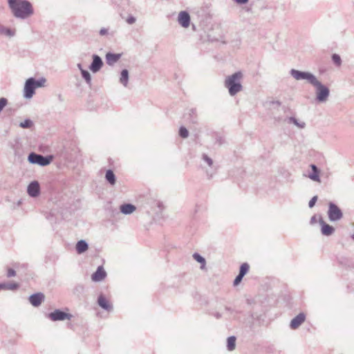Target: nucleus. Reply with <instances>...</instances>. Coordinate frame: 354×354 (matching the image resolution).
<instances>
[{
	"instance_id": "1",
	"label": "nucleus",
	"mask_w": 354,
	"mask_h": 354,
	"mask_svg": "<svg viewBox=\"0 0 354 354\" xmlns=\"http://www.w3.org/2000/svg\"><path fill=\"white\" fill-rule=\"evenodd\" d=\"M8 4L12 14L17 19H26L34 14L33 6L28 0H8Z\"/></svg>"
},
{
	"instance_id": "28",
	"label": "nucleus",
	"mask_w": 354,
	"mask_h": 354,
	"mask_svg": "<svg viewBox=\"0 0 354 354\" xmlns=\"http://www.w3.org/2000/svg\"><path fill=\"white\" fill-rule=\"evenodd\" d=\"M33 125V122L30 119H26L24 122L19 123V127L23 129H30Z\"/></svg>"
},
{
	"instance_id": "33",
	"label": "nucleus",
	"mask_w": 354,
	"mask_h": 354,
	"mask_svg": "<svg viewBox=\"0 0 354 354\" xmlns=\"http://www.w3.org/2000/svg\"><path fill=\"white\" fill-rule=\"evenodd\" d=\"M332 60L334 62L335 64L339 66L342 64V59L339 55L337 54H333L332 55Z\"/></svg>"
},
{
	"instance_id": "21",
	"label": "nucleus",
	"mask_w": 354,
	"mask_h": 354,
	"mask_svg": "<svg viewBox=\"0 0 354 354\" xmlns=\"http://www.w3.org/2000/svg\"><path fill=\"white\" fill-rule=\"evenodd\" d=\"M120 82L124 86H127L129 82V71L127 69H124L121 71Z\"/></svg>"
},
{
	"instance_id": "27",
	"label": "nucleus",
	"mask_w": 354,
	"mask_h": 354,
	"mask_svg": "<svg viewBox=\"0 0 354 354\" xmlns=\"http://www.w3.org/2000/svg\"><path fill=\"white\" fill-rule=\"evenodd\" d=\"M193 258L198 261V263H201V268L203 269L205 266V259L202 256H201L198 253H194L193 254Z\"/></svg>"
},
{
	"instance_id": "32",
	"label": "nucleus",
	"mask_w": 354,
	"mask_h": 354,
	"mask_svg": "<svg viewBox=\"0 0 354 354\" xmlns=\"http://www.w3.org/2000/svg\"><path fill=\"white\" fill-rule=\"evenodd\" d=\"M179 135L183 138H187L189 136V132L185 127H181L179 129Z\"/></svg>"
},
{
	"instance_id": "10",
	"label": "nucleus",
	"mask_w": 354,
	"mask_h": 354,
	"mask_svg": "<svg viewBox=\"0 0 354 354\" xmlns=\"http://www.w3.org/2000/svg\"><path fill=\"white\" fill-rule=\"evenodd\" d=\"M178 24L183 28H187L190 24V16L186 11H181L178 17Z\"/></svg>"
},
{
	"instance_id": "45",
	"label": "nucleus",
	"mask_w": 354,
	"mask_h": 354,
	"mask_svg": "<svg viewBox=\"0 0 354 354\" xmlns=\"http://www.w3.org/2000/svg\"><path fill=\"white\" fill-rule=\"evenodd\" d=\"M214 316H215L217 319H218V318H220V317H221V315L219 313H215Z\"/></svg>"
},
{
	"instance_id": "5",
	"label": "nucleus",
	"mask_w": 354,
	"mask_h": 354,
	"mask_svg": "<svg viewBox=\"0 0 354 354\" xmlns=\"http://www.w3.org/2000/svg\"><path fill=\"white\" fill-rule=\"evenodd\" d=\"M290 74L296 80H306L310 84H312L317 78L315 75L310 72L300 71L296 69H291Z\"/></svg>"
},
{
	"instance_id": "43",
	"label": "nucleus",
	"mask_w": 354,
	"mask_h": 354,
	"mask_svg": "<svg viewBox=\"0 0 354 354\" xmlns=\"http://www.w3.org/2000/svg\"><path fill=\"white\" fill-rule=\"evenodd\" d=\"M234 1L239 4H245L248 1V0H234Z\"/></svg>"
},
{
	"instance_id": "11",
	"label": "nucleus",
	"mask_w": 354,
	"mask_h": 354,
	"mask_svg": "<svg viewBox=\"0 0 354 354\" xmlns=\"http://www.w3.org/2000/svg\"><path fill=\"white\" fill-rule=\"evenodd\" d=\"M28 195L31 197H37L40 193L39 184L37 181L31 182L27 189Z\"/></svg>"
},
{
	"instance_id": "8",
	"label": "nucleus",
	"mask_w": 354,
	"mask_h": 354,
	"mask_svg": "<svg viewBox=\"0 0 354 354\" xmlns=\"http://www.w3.org/2000/svg\"><path fill=\"white\" fill-rule=\"evenodd\" d=\"M35 86L33 84L32 77H30L26 81L24 88V97L27 99L31 98L35 94Z\"/></svg>"
},
{
	"instance_id": "38",
	"label": "nucleus",
	"mask_w": 354,
	"mask_h": 354,
	"mask_svg": "<svg viewBox=\"0 0 354 354\" xmlns=\"http://www.w3.org/2000/svg\"><path fill=\"white\" fill-rule=\"evenodd\" d=\"M16 275V272L14 269L12 268H9L8 269V271H7V277H15Z\"/></svg>"
},
{
	"instance_id": "22",
	"label": "nucleus",
	"mask_w": 354,
	"mask_h": 354,
	"mask_svg": "<svg viewBox=\"0 0 354 354\" xmlns=\"http://www.w3.org/2000/svg\"><path fill=\"white\" fill-rule=\"evenodd\" d=\"M105 178L111 185H114L115 184V176L112 170L109 169L106 171Z\"/></svg>"
},
{
	"instance_id": "29",
	"label": "nucleus",
	"mask_w": 354,
	"mask_h": 354,
	"mask_svg": "<svg viewBox=\"0 0 354 354\" xmlns=\"http://www.w3.org/2000/svg\"><path fill=\"white\" fill-rule=\"evenodd\" d=\"M81 74L86 82L90 85L91 84V77L89 72L86 70H82Z\"/></svg>"
},
{
	"instance_id": "34",
	"label": "nucleus",
	"mask_w": 354,
	"mask_h": 354,
	"mask_svg": "<svg viewBox=\"0 0 354 354\" xmlns=\"http://www.w3.org/2000/svg\"><path fill=\"white\" fill-rule=\"evenodd\" d=\"M202 159L207 164L209 167H212L213 165L212 159L209 157L207 154L203 153L202 155Z\"/></svg>"
},
{
	"instance_id": "31",
	"label": "nucleus",
	"mask_w": 354,
	"mask_h": 354,
	"mask_svg": "<svg viewBox=\"0 0 354 354\" xmlns=\"http://www.w3.org/2000/svg\"><path fill=\"white\" fill-rule=\"evenodd\" d=\"M249 268L250 266L247 263H243L240 267L239 274L244 277V275L248 272Z\"/></svg>"
},
{
	"instance_id": "16",
	"label": "nucleus",
	"mask_w": 354,
	"mask_h": 354,
	"mask_svg": "<svg viewBox=\"0 0 354 354\" xmlns=\"http://www.w3.org/2000/svg\"><path fill=\"white\" fill-rule=\"evenodd\" d=\"M97 304L101 308L106 310V311H111L113 309L112 305L109 303V301L102 295H100L98 297Z\"/></svg>"
},
{
	"instance_id": "42",
	"label": "nucleus",
	"mask_w": 354,
	"mask_h": 354,
	"mask_svg": "<svg viewBox=\"0 0 354 354\" xmlns=\"http://www.w3.org/2000/svg\"><path fill=\"white\" fill-rule=\"evenodd\" d=\"M310 223L312 225L317 223V216L315 215L311 217Z\"/></svg>"
},
{
	"instance_id": "24",
	"label": "nucleus",
	"mask_w": 354,
	"mask_h": 354,
	"mask_svg": "<svg viewBox=\"0 0 354 354\" xmlns=\"http://www.w3.org/2000/svg\"><path fill=\"white\" fill-rule=\"evenodd\" d=\"M15 34V31L14 30H11L2 25H0V35H4L8 37H13Z\"/></svg>"
},
{
	"instance_id": "13",
	"label": "nucleus",
	"mask_w": 354,
	"mask_h": 354,
	"mask_svg": "<svg viewBox=\"0 0 354 354\" xmlns=\"http://www.w3.org/2000/svg\"><path fill=\"white\" fill-rule=\"evenodd\" d=\"M319 223L322 227L321 232L323 235L330 236L335 232V228L333 226L326 223L322 217L319 218Z\"/></svg>"
},
{
	"instance_id": "44",
	"label": "nucleus",
	"mask_w": 354,
	"mask_h": 354,
	"mask_svg": "<svg viewBox=\"0 0 354 354\" xmlns=\"http://www.w3.org/2000/svg\"><path fill=\"white\" fill-rule=\"evenodd\" d=\"M77 66L80 70L81 72H82V70H84L81 64H77Z\"/></svg>"
},
{
	"instance_id": "36",
	"label": "nucleus",
	"mask_w": 354,
	"mask_h": 354,
	"mask_svg": "<svg viewBox=\"0 0 354 354\" xmlns=\"http://www.w3.org/2000/svg\"><path fill=\"white\" fill-rule=\"evenodd\" d=\"M189 115L192 118V122H195L196 119V111L194 109H192L189 110Z\"/></svg>"
},
{
	"instance_id": "35",
	"label": "nucleus",
	"mask_w": 354,
	"mask_h": 354,
	"mask_svg": "<svg viewBox=\"0 0 354 354\" xmlns=\"http://www.w3.org/2000/svg\"><path fill=\"white\" fill-rule=\"evenodd\" d=\"M8 104V100L5 97L0 98V113L6 107Z\"/></svg>"
},
{
	"instance_id": "37",
	"label": "nucleus",
	"mask_w": 354,
	"mask_h": 354,
	"mask_svg": "<svg viewBox=\"0 0 354 354\" xmlns=\"http://www.w3.org/2000/svg\"><path fill=\"white\" fill-rule=\"evenodd\" d=\"M317 200V196H313L309 201L308 203V206L310 208H312L314 207V205H315V203Z\"/></svg>"
},
{
	"instance_id": "47",
	"label": "nucleus",
	"mask_w": 354,
	"mask_h": 354,
	"mask_svg": "<svg viewBox=\"0 0 354 354\" xmlns=\"http://www.w3.org/2000/svg\"><path fill=\"white\" fill-rule=\"evenodd\" d=\"M351 238L354 240V234L351 235Z\"/></svg>"
},
{
	"instance_id": "2",
	"label": "nucleus",
	"mask_w": 354,
	"mask_h": 354,
	"mask_svg": "<svg viewBox=\"0 0 354 354\" xmlns=\"http://www.w3.org/2000/svg\"><path fill=\"white\" fill-rule=\"evenodd\" d=\"M243 74L241 72L238 71L234 74L227 76L224 82V86L228 89L229 94L231 96H234L238 93L242 91L243 86L241 84V79Z\"/></svg>"
},
{
	"instance_id": "20",
	"label": "nucleus",
	"mask_w": 354,
	"mask_h": 354,
	"mask_svg": "<svg viewBox=\"0 0 354 354\" xmlns=\"http://www.w3.org/2000/svg\"><path fill=\"white\" fill-rule=\"evenodd\" d=\"M88 243L84 240L79 241L76 244V251L78 254H82L88 250Z\"/></svg>"
},
{
	"instance_id": "25",
	"label": "nucleus",
	"mask_w": 354,
	"mask_h": 354,
	"mask_svg": "<svg viewBox=\"0 0 354 354\" xmlns=\"http://www.w3.org/2000/svg\"><path fill=\"white\" fill-rule=\"evenodd\" d=\"M227 350L232 351L234 350L236 346V337L234 336H230L227 339Z\"/></svg>"
},
{
	"instance_id": "26",
	"label": "nucleus",
	"mask_w": 354,
	"mask_h": 354,
	"mask_svg": "<svg viewBox=\"0 0 354 354\" xmlns=\"http://www.w3.org/2000/svg\"><path fill=\"white\" fill-rule=\"evenodd\" d=\"M19 285L17 283H0V290L2 289L14 290L17 289Z\"/></svg>"
},
{
	"instance_id": "3",
	"label": "nucleus",
	"mask_w": 354,
	"mask_h": 354,
	"mask_svg": "<svg viewBox=\"0 0 354 354\" xmlns=\"http://www.w3.org/2000/svg\"><path fill=\"white\" fill-rule=\"evenodd\" d=\"M312 85L316 89V100L320 103L326 102L330 95L329 88L318 80L317 78H316Z\"/></svg>"
},
{
	"instance_id": "40",
	"label": "nucleus",
	"mask_w": 354,
	"mask_h": 354,
	"mask_svg": "<svg viewBox=\"0 0 354 354\" xmlns=\"http://www.w3.org/2000/svg\"><path fill=\"white\" fill-rule=\"evenodd\" d=\"M127 22L129 24H133L136 22V18L133 16H129L127 17Z\"/></svg>"
},
{
	"instance_id": "6",
	"label": "nucleus",
	"mask_w": 354,
	"mask_h": 354,
	"mask_svg": "<svg viewBox=\"0 0 354 354\" xmlns=\"http://www.w3.org/2000/svg\"><path fill=\"white\" fill-rule=\"evenodd\" d=\"M328 216L331 222L339 221L343 217L342 210L333 203H329L328 209Z\"/></svg>"
},
{
	"instance_id": "18",
	"label": "nucleus",
	"mask_w": 354,
	"mask_h": 354,
	"mask_svg": "<svg viewBox=\"0 0 354 354\" xmlns=\"http://www.w3.org/2000/svg\"><path fill=\"white\" fill-rule=\"evenodd\" d=\"M121 57V54L108 53L106 55V62L109 66L115 64Z\"/></svg>"
},
{
	"instance_id": "17",
	"label": "nucleus",
	"mask_w": 354,
	"mask_h": 354,
	"mask_svg": "<svg viewBox=\"0 0 354 354\" xmlns=\"http://www.w3.org/2000/svg\"><path fill=\"white\" fill-rule=\"evenodd\" d=\"M44 299V295L42 293L33 294L29 297V301L33 306H39Z\"/></svg>"
},
{
	"instance_id": "14",
	"label": "nucleus",
	"mask_w": 354,
	"mask_h": 354,
	"mask_svg": "<svg viewBox=\"0 0 354 354\" xmlns=\"http://www.w3.org/2000/svg\"><path fill=\"white\" fill-rule=\"evenodd\" d=\"M106 276V272L102 266H99L97 270L91 275L93 281L99 282L104 279Z\"/></svg>"
},
{
	"instance_id": "12",
	"label": "nucleus",
	"mask_w": 354,
	"mask_h": 354,
	"mask_svg": "<svg viewBox=\"0 0 354 354\" xmlns=\"http://www.w3.org/2000/svg\"><path fill=\"white\" fill-rule=\"evenodd\" d=\"M103 65L102 59L97 55H93V62L89 66L90 70L93 73L98 72Z\"/></svg>"
},
{
	"instance_id": "7",
	"label": "nucleus",
	"mask_w": 354,
	"mask_h": 354,
	"mask_svg": "<svg viewBox=\"0 0 354 354\" xmlns=\"http://www.w3.org/2000/svg\"><path fill=\"white\" fill-rule=\"evenodd\" d=\"M72 317L71 314L66 313L59 309L55 310L53 312L48 315V317L53 322L64 321L66 319L70 320Z\"/></svg>"
},
{
	"instance_id": "23",
	"label": "nucleus",
	"mask_w": 354,
	"mask_h": 354,
	"mask_svg": "<svg viewBox=\"0 0 354 354\" xmlns=\"http://www.w3.org/2000/svg\"><path fill=\"white\" fill-rule=\"evenodd\" d=\"M288 123H292L299 129H304L306 127V123L303 121H299L294 117H290L288 118Z\"/></svg>"
},
{
	"instance_id": "39",
	"label": "nucleus",
	"mask_w": 354,
	"mask_h": 354,
	"mask_svg": "<svg viewBox=\"0 0 354 354\" xmlns=\"http://www.w3.org/2000/svg\"><path fill=\"white\" fill-rule=\"evenodd\" d=\"M243 277V276H242V275H241L240 274H239L236 277V278H235V279H234V286H237V285H238V284L241 281V280H242Z\"/></svg>"
},
{
	"instance_id": "19",
	"label": "nucleus",
	"mask_w": 354,
	"mask_h": 354,
	"mask_svg": "<svg viewBox=\"0 0 354 354\" xmlns=\"http://www.w3.org/2000/svg\"><path fill=\"white\" fill-rule=\"evenodd\" d=\"M136 207L135 205L129 203L123 204L120 205V212L126 215L132 214L136 210Z\"/></svg>"
},
{
	"instance_id": "30",
	"label": "nucleus",
	"mask_w": 354,
	"mask_h": 354,
	"mask_svg": "<svg viewBox=\"0 0 354 354\" xmlns=\"http://www.w3.org/2000/svg\"><path fill=\"white\" fill-rule=\"evenodd\" d=\"M32 80H33V84L35 86V88L44 86V84L46 82V79L44 77L40 78L38 80H36L35 78L32 77Z\"/></svg>"
},
{
	"instance_id": "41",
	"label": "nucleus",
	"mask_w": 354,
	"mask_h": 354,
	"mask_svg": "<svg viewBox=\"0 0 354 354\" xmlns=\"http://www.w3.org/2000/svg\"><path fill=\"white\" fill-rule=\"evenodd\" d=\"M108 32H109L108 29H107V28H101V29H100V35L101 36L106 35H107V34H108Z\"/></svg>"
},
{
	"instance_id": "9",
	"label": "nucleus",
	"mask_w": 354,
	"mask_h": 354,
	"mask_svg": "<svg viewBox=\"0 0 354 354\" xmlns=\"http://www.w3.org/2000/svg\"><path fill=\"white\" fill-rule=\"evenodd\" d=\"M306 320V315L301 313L295 317L290 323V328L292 330L298 328Z\"/></svg>"
},
{
	"instance_id": "46",
	"label": "nucleus",
	"mask_w": 354,
	"mask_h": 354,
	"mask_svg": "<svg viewBox=\"0 0 354 354\" xmlns=\"http://www.w3.org/2000/svg\"><path fill=\"white\" fill-rule=\"evenodd\" d=\"M77 288L83 289V286H80L76 287V289H77Z\"/></svg>"
},
{
	"instance_id": "4",
	"label": "nucleus",
	"mask_w": 354,
	"mask_h": 354,
	"mask_svg": "<svg viewBox=\"0 0 354 354\" xmlns=\"http://www.w3.org/2000/svg\"><path fill=\"white\" fill-rule=\"evenodd\" d=\"M28 160L32 164H37L40 166H46L51 162L52 157L44 156L41 154L32 152L29 154Z\"/></svg>"
},
{
	"instance_id": "15",
	"label": "nucleus",
	"mask_w": 354,
	"mask_h": 354,
	"mask_svg": "<svg viewBox=\"0 0 354 354\" xmlns=\"http://www.w3.org/2000/svg\"><path fill=\"white\" fill-rule=\"evenodd\" d=\"M310 167L312 169V171L308 174V177L315 182L321 183V179L319 176L320 170L315 165L312 164L310 165Z\"/></svg>"
}]
</instances>
